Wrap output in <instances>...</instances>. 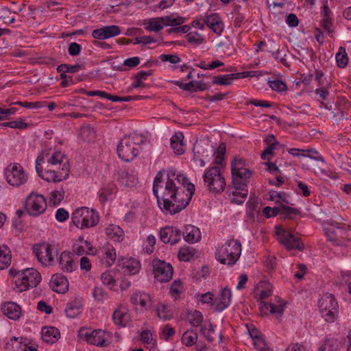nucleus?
Wrapping results in <instances>:
<instances>
[{"mask_svg":"<svg viewBox=\"0 0 351 351\" xmlns=\"http://www.w3.org/2000/svg\"><path fill=\"white\" fill-rule=\"evenodd\" d=\"M92 255H97L102 264L106 267H110L115 261L116 252L114 247L109 243H106L103 246L98 249L93 250Z\"/></svg>","mask_w":351,"mask_h":351,"instance_id":"2eb2a0df","label":"nucleus"},{"mask_svg":"<svg viewBox=\"0 0 351 351\" xmlns=\"http://www.w3.org/2000/svg\"><path fill=\"white\" fill-rule=\"evenodd\" d=\"M2 125L11 128L24 129L27 128V124L22 121H11L3 123Z\"/></svg>","mask_w":351,"mask_h":351,"instance_id":"0e129e2a","label":"nucleus"},{"mask_svg":"<svg viewBox=\"0 0 351 351\" xmlns=\"http://www.w3.org/2000/svg\"><path fill=\"white\" fill-rule=\"evenodd\" d=\"M253 343L255 348L258 351H273L267 346L262 336L254 339V341H253Z\"/></svg>","mask_w":351,"mask_h":351,"instance_id":"052dcab7","label":"nucleus"},{"mask_svg":"<svg viewBox=\"0 0 351 351\" xmlns=\"http://www.w3.org/2000/svg\"><path fill=\"white\" fill-rule=\"evenodd\" d=\"M335 341L333 339H327L320 346L318 351H335Z\"/></svg>","mask_w":351,"mask_h":351,"instance_id":"774afa93","label":"nucleus"},{"mask_svg":"<svg viewBox=\"0 0 351 351\" xmlns=\"http://www.w3.org/2000/svg\"><path fill=\"white\" fill-rule=\"evenodd\" d=\"M49 286L53 291L64 293L69 289L67 278L61 274H56L51 276Z\"/></svg>","mask_w":351,"mask_h":351,"instance_id":"a211bd4d","label":"nucleus"},{"mask_svg":"<svg viewBox=\"0 0 351 351\" xmlns=\"http://www.w3.org/2000/svg\"><path fill=\"white\" fill-rule=\"evenodd\" d=\"M79 336L91 345L105 347L109 344L108 335L100 329L92 331L81 329L79 332Z\"/></svg>","mask_w":351,"mask_h":351,"instance_id":"f8f14e48","label":"nucleus"},{"mask_svg":"<svg viewBox=\"0 0 351 351\" xmlns=\"http://www.w3.org/2000/svg\"><path fill=\"white\" fill-rule=\"evenodd\" d=\"M241 253V244L235 239H229L216 252V258L221 263L233 265L238 261Z\"/></svg>","mask_w":351,"mask_h":351,"instance_id":"7ed1b4c3","label":"nucleus"},{"mask_svg":"<svg viewBox=\"0 0 351 351\" xmlns=\"http://www.w3.org/2000/svg\"><path fill=\"white\" fill-rule=\"evenodd\" d=\"M232 293L230 289L225 287L221 289L219 295L215 300V308L221 311L226 308L231 302Z\"/></svg>","mask_w":351,"mask_h":351,"instance_id":"aec40b11","label":"nucleus"},{"mask_svg":"<svg viewBox=\"0 0 351 351\" xmlns=\"http://www.w3.org/2000/svg\"><path fill=\"white\" fill-rule=\"evenodd\" d=\"M233 186L232 189H228L230 195L233 196L231 202L241 204L245 202L248 194L247 184H233Z\"/></svg>","mask_w":351,"mask_h":351,"instance_id":"6ab92c4d","label":"nucleus"},{"mask_svg":"<svg viewBox=\"0 0 351 351\" xmlns=\"http://www.w3.org/2000/svg\"><path fill=\"white\" fill-rule=\"evenodd\" d=\"M112 319L115 324L124 327L130 320V316L125 308H119L114 311Z\"/></svg>","mask_w":351,"mask_h":351,"instance_id":"2f4dec72","label":"nucleus"},{"mask_svg":"<svg viewBox=\"0 0 351 351\" xmlns=\"http://www.w3.org/2000/svg\"><path fill=\"white\" fill-rule=\"evenodd\" d=\"M85 248L89 251L88 252L89 254H91L94 250L89 241L80 237L73 246V251L75 254L80 256L85 252Z\"/></svg>","mask_w":351,"mask_h":351,"instance_id":"7c9ffc66","label":"nucleus"},{"mask_svg":"<svg viewBox=\"0 0 351 351\" xmlns=\"http://www.w3.org/2000/svg\"><path fill=\"white\" fill-rule=\"evenodd\" d=\"M14 287L16 292L27 291L29 287H36L41 280L40 273L34 268H27L16 274Z\"/></svg>","mask_w":351,"mask_h":351,"instance_id":"39448f33","label":"nucleus"},{"mask_svg":"<svg viewBox=\"0 0 351 351\" xmlns=\"http://www.w3.org/2000/svg\"><path fill=\"white\" fill-rule=\"evenodd\" d=\"M244 168H245V162L241 158L235 157L231 164L232 173L243 170Z\"/></svg>","mask_w":351,"mask_h":351,"instance_id":"bf43d9fd","label":"nucleus"},{"mask_svg":"<svg viewBox=\"0 0 351 351\" xmlns=\"http://www.w3.org/2000/svg\"><path fill=\"white\" fill-rule=\"evenodd\" d=\"M181 236V230L172 226H166L160 231V240L165 243L176 244L180 241Z\"/></svg>","mask_w":351,"mask_h":351,"instance_id":"dca6fc26","label":"nucleus"},{"mask_svg":"<svg viewBox=\"0 0 351 351\" xmlns=\"http://www.w3.org/2000/svg\"><path fill=\"white\" fill-rule=\"evenodd\" d=\"M120 32V28L117 25H108L94 29L92 32V36L95 39L105 40L118 36Z\"/></svg>","mask_w":351,"mask_h":351,"instance_id":"f3484780","label":"nucleus"},{"mask_svg":"<svg viewBox=\"0 0 351 351\" xmlns=\"http://www.w3.org/2000/svg\"><path fill=\"white\" fill-rule=\"evenodd\" d=\"M276 234L278 236L277 239L287 250H298L302 251L304 249V245L299 237L291 234L287 230L281 229L278 226L276 227Z\"/></svg>","mask_w":351,"mask_h":351,"instance_id":"9b49d317","label":"nucleus"},{"mask_svg":"<svg viewBox=\"0 0 351 351\" xmlns=\"http://www.w3.org/2000/svg\"><path fill=\"white\" fill-rule=\"evenodd\" d=\"M162 171L156 176L153 191L157 197L160 208L171 215L184 209L189 205L195 192V186L188 178L176 171H167V179L162 180Z\"/></svg>","mask_w":351,"mask_h":351,"instance_id":"f257e3e1","label":"nucleus"},{"mask_svg":"<svg viewBox=\"0 0 351 351\" xmlns=\"http://www.w3.org/2000/svg\"><path fill=\"white\" fill-rule=\"evenodd\" d=\"M195 252L192 247H183L178 252V258L182 261H190L194 256Z\"/></svg>","mask_w":351,"mask_h":351,"instance_id":"a18cd8bd","label":"nucleus"},{"mask_svg":"<svg viewBox=\"0 0 351 351\" xmlns=\"http://www.w3.org/2000/svg\"><path fill=\"white\" fill-rule=\"evenodd\" d=\"M153 267L154 278L157 281L166 282L172 278L173 269L170 263L158 259L154 260Z\"/></svg>","mask_w":351,"mask_h":351,"instance_id":"ddd939ff","label":"nucleus"},{"mask_svg":"<svg viewBox=\"0 0 351 351\" xmlns=\"http://www.w3.org/2000/svg\"><path fill=\"white\" fill-rule=\"evenodd\" d=\"M176 330L170 325H165L161 330L160 337L166 341H169L175 335Z\"/></svg>","mask_w":351,"mask_h":351,"instance_id":"5fc2aeb1","label":"nucleus"},{"mask_svg":"<svg viewBox=\"0 0 351 351\" xmlns=\"http://www.w3.org/2000/svg\"><path fill=\"white\" fill-rule=\"evenodd\" d=\"M260 309L263 314L267 315L268 312H269L271 314H279L281 315L284 311V306L282 304L276 306L272 303L261 301L260 303Z\"/></svg>","mask_w":351,"mask_h":351,"instance_id":"72a5a7b5","label":"nucleus"},{"mask_svg":"<svg viewBox=\"0 0 351 351\" xmlns=\"http://www.w3.org/2000/svg\"><path fill=\"white\" fill-rule=\"evenodd\" d=\"M252 171L248 168H244L243 170H239L234 173H232V184H247V179L250 178Z\"/></svg>","mask_w":351,"mask_h":351,"instance_id":"f704fd0d","label":"nucleus"},{"mask_svg":"<svg viewBox=\"0 0 351 351\" xmlns=\"http://www.w3.org/2000/svg\"><path fill=\"white\" fill-rule=\"evenodd\" d=\"M130 300L134 306L140 304L142 307H145L149 302V296L145 293L136 292L132 295Z\"/></svg>","mask_w":351,"mask_h":351,"instance_id":"ea45409f","label":"nucleus"},{"mask_svg":"<svg viewBox=\"0 0 351 351\" xmlns=\"http://www.w3.org/2000/svg\"><path fill=\"white\" fill-rule=\"evenodd\" d=\"M71 219L76 227L85 229L97 226L99 221V215L94 209L80 207L73 212Z\"/></svg>","mask_w":351,"mask_h":351,"instance_id":"20e7f679","label":"nucleus"},{"mask_svg":"<svg viewBox=\"0 0 351 351\" xmlns=\"http://www.w3.org/2000/svg\"><path fill=\"white\" fill-rule=\"evenodd\" d=\"M8 183L13 186H19L25 184L28 176L19 163H12L7 166L4 171Z\"/></svg>","mask_w":351,"mask_h":351,"instance_id":"1a4fd4ad","label":"nucleus"},{"mask_svg":"<svg viewBox=\"0 0 351 351\" xmlns=\"http://www.w3.org/2000/svg\"><path fill=\"white\" fill-rule=\"evenodd\" d=\"M202 332L205 338L210 342L215 339V326L212 324H205L202 326Z\"/></svg>","mask_w":351,"mask_h":351,"instance_id":"8fccbe9b","label":"nucleus"},{"mask_svg":"<svg viewBox=\"0 0 351 351\" xmlns=\"http://www.w3.org/2000/svg\"><path fill=\"white\" fill-rule=\"evenodd\" d=\"M280 214L283 215L285 217L291 218L293 215H299L300 210L297 208L281 204Z\"/></svg>","mask_w":351,"mask_h":351,"instance_id":"4d7b16f0","label":"nucleus"},{"mask_svg":"<svg viewBox=\"0 0 351 351\" xmlns=\"http://www.w3.org/2000/svg\"><path fill=\"white\" fill-rule=\"evenodd\" d=\"M25 208L29 215L38 216L43 214L47 208L45 198L42 195L32 193L25 199Z\"/></svg>","mask_w":351,"mask_h":351,"instance_id":"9d476101","label":"nucleus"},{"mask_svg":"<svg viewBox=\"0 0 351 351\" xmlns=\"http://www.w3.org/2000/svg\"><path fill=\"white\" fill-rule=\"evenodd\" d=\"M336 60L339 67L344 68L346 66L348 62V57L345 47H340L339 48V51L336 54Z\"/></svg>","mask_w":351,"mask_h":351,"instance_id":"c03bdc74","label":"nucleus"},{"mask_svg":"<svg viewBox=\"0 0 351 351\" xmlns=\"http://www.w3.org/2000/svg\"><path fill=\"white\" fill-rule=\"evenodd\" d=\"M165 26H178L183 24L185 19L182 16L174 18L172 16H166L163 17Z\"/></svg>","mask_w":351,"mask_h":351,"instance_id":"3c124183","label":"nucleus"},{"mask_svg":"<svg viewBox=\"0 0 351 351\" xmlns=\"http://www.w3.org/2000/svg\"><path fill=\"white\" fill-rule=\"evenodd\" d=\"M2 312L9 319L17 320L21 315V308L16 303L8 302L4 304L1 307Z\"/></svg>","mask_w":351,"mask_h":351,"instance_id":"5701e85b","label":"nucleus"},{"mask_svg":"<svg viewBox=\"0 0 351 351\" xmlns=\"http://www.w3.org/2000/svg\"><path fill=\"white\" fill-rule=\"evenodd\" d=\"M82 300L80 298H75L67 304L65 313L67 317L75 318L82 313Z\"/></svg>","mask_w":351,"mask_h":351,"instance_id":"393cba45","label":"nucleus"},{"mask_svg":"<svg viewBox=\"0 0 351 351\" xmlns=\"http://www.w3.org/2000/svg\"><path fill=\"white\" fill-rule=\"evenodd\" d=\"M197 335L193 330L186 331L182 337V342L186 346H191L196 343Z\"/></svg>","mask_w":351,"mask_h":351,"instance_id":"49530a36","label":"nucleus"},{"mask_svg":"<svg viewBox=\"0 0 351 351\" xmlns=\"http://www.w3.org/2000/svg\"><path fill=\"white\" fill-rule=\"evenodd\" d=\"M203 180L207 189L211 193H220L226 187V180L220 167L208 168L203 175Z\"/></svg>","mask_w":351,"mask_h":351,"instance_id":"423d86ee","label":"nucleus"},{"mask_svg":"<svg viewBox=\"0 0 351 351\" xmlns=\"http://www.w3.org/2000/svg\"><path fill=\"white\" fill-rule=\"evenodd\" d=\"M53 248L47 243L36 244L33 247V253L38 261L45 266L51 265L53 263Z\"/></svg>","mask_w":351,"mask_h":351,"instance_id":"4468645a","label":"nucleus"},{"mask_svg":"<svg viewBox=\"0 0 351 351\" xmlns=\"http://www.w3.org/2000/svg\"><path fill=\"white\" fill-rule=\"evenodd\" d=\"M234 76V73L217 75L214 77L213 82L217 85L228 86L232 83L233 80H236Z\"/></svg>","mask_w":351,"mask_h":351,"instance_id":"a19ab883","label":"nucleus"},{"mask_svg":"<svg viewBox=\"0 0 351 351\" xmlns=\"http://www.w3.org/2000/svg\"><path fill=\"white\" fill-rule=\"evenodd\" d=\"M101 280L104 285H106L110 288L114 285L115 280L112 275L109 272H104L101 274Z\"/></svg>","mask_w":351,"mask_h":351,"instance_id":"69168bd1","label":"nucleus"},{"mask_svg":"<svg viewBox=\"0 0 351 351\" xmlns=\"http://www.w3.org/2000/svg\"><path fill=\"white\" fill-rule=\"evenodd\" d=\"M184 291L183 284L181 280H175L171 285L170 287V293L171 295L177 298L179 297L180 294Z\"/></svg>","mask_w":351,"mask_h":351,"instance_id":"603ef678","label":"nucleus"},{"mask_svg":"<svg viewBox=\"0 0 351 351\" xmlns=\"http://www.w3.org/2000/svg\"><path fill=\"white\" fill-rule=\"evenodd\" d=\"M257 291L259 292L260 299H266L271 295L273 286L267 282H261L260 287H258Z\"/></svg>","mask_w":351,"mask_h":351,"instance_id":"37998d69","label":"nucleus"},{"mask_svg":"<svg viewBox=\"0 0 351 351\" xmlns=\"http://www.w3.org/2000/svg\"><path fill=\"white\" fill-rule=\"evenodd\" d=\"M41 335L43 340L48 343H55L60 337L58 329L52 326L43 327Z\"/></svg>","mask_w":351,"mask_h":351,"instance_id":"bb28decb","label":"nucleus"},{"mask_svg":"<svg viewBox=\"0 0 351 351\" xmlns=\"http://www.w3.org/2000/svg\"><path fill=\"white\" fill-rule=\"evenodd\" d=\"M145 25L146 30L158 32L163 29L165 23L163 17H158L149 19Z\"/></svg>","mask_w":351,"mask_h":351,"instance_id":"4c0bfd02","label":"nucleus"},{"mask_svg":"<svg viewBox=\"0 0 351 351\" xmlns=\"http://www.w3.org/2000/svg\"><path fill=\"white\" fill-rule=\"evenodd\" d=\"M5 348L10 351H37L36 348L22 343L16 337H13L8 341Z\"/></svg>","mask_w":351,"mask_h":351,"instance_id":"a878e982","label":"nucleus"},{"mask_svg":"<svg viewBox=\"0 0 351 351\" xmlns=\"http://www.w3.org/2000/svg\"><path fill=\"white\" fill-rule=\"evenodd\" d=\"M186 38L189 43L195 46L200 45L206 42L204 36L197 32H189Z\"/></svg>","mask_w":351,"mask_h":351,"instance_id":"de8ad7c7","label":"nucleus"},{"mask_svg":"<svg viewBox=\"0 0 351 351\" xmlns=\"http://www.w3.org/2000/svg\"><path fill=\"white\" fill-rule=\"evenodd\" d=\"M117 186L114 183H108L104 186L99 191V199L101 204H104L112 195L117 193Z\"/></svg>","mask_w":351,"mask_h":351,"instance_id":"c756f323","label":"nucleus"},{"mask_svg":"<svg viewBox=\"0 0 351 351\" xmlns=\"http://www.w3.org/2000/svg\"><path fill=\"white\" fill-rule=\"evenodd\" d=\"M182 235H183L185 241L189 243H197L200 241L202 238L199 229L193 225L185 226Z\"/></svg>","mask_w":351,"mask_h":351,"instance_id":"412c9836","label":"nucleus"},{"mask_svg":"<svg viewBox=\"0 0 351 351\" xmlns=\"http://www.w3.org/2000/svg\"><path fill=\"white\" fill-rule=\"evenodd\" d=\"M184 135L182 132H176L171 138V146L174 153L182 155L185 152V146L183 143Z\"/></svg>","mask_w":351,"mask_h":351,"instance_id":"cd10ccee","label":"nucleus"},{"mask_svg":"<svg viewBox=\"0 0 351 351\" xmlns=\"http://www.w3.org/2000/svg\"><path fill=\"white\" fill-rule=\"evenodd\" d=\"M187 319L191 326L197 327L202 324L203 316L199 311H194L188 314Z\"/></svg>","mask_w":351,"mask_h":351,"instance_id":"09e8293b","label":"nucleus"},{"mask_svg":"<svg viewBox=\"0 0 351 351\" xmlns=\"http://www.w3.org/2000/svg\"><path fill=\"white\" fill-rule=\"evenodd\" d=\"M105 232L108 239L114 241L121 242L124 239L125 234L122 228L116 224H109L105 230Z\"/></svg>","mask_w":351,"mask_h":351,"instance_id":"b1692460","label":"nucleus"},{"mask_svg":"<svg viewBox=\"0 0 351 351\" xmlns=\"http://www.w3.org/2000/svg\"><path fill=\"white\" fill-rule=\"evenodd\" d=\"M158 317L163 320H169L173 316L171 307L164 304H159L156 308Z\"/></svg>","mask_w":351,"mask_h":351,"instance_id":"58836bf2","label":"nucleus"},{"mask_svg":"<svg viewBox=\"0 0 351 351\" xmlns=\"http://www.w3.org/2000/svg\"><path fill=\"white\" fill-rule=\"evenodd\" d=\"M270 199L272 201H276V202H284L286 204H289V201L285 198V193L277 192V191H271L269 194ZM291 204V203H290ZM291 205H293L291 204Z\"/></svg>","mask_w":351,"mask_h":351,"instance_id":"680f3d73","label":"nucleus"},{"mask_svg":"<svg viewBox=\"0 0 351 351\" xmlns=\"http://www.w3.org/2000/svg\"><path fill=\"white\" fill-rule=\"evenodd\" d=\"M287 152L289 154L293 156L296 157H300V156H308L311 158L315 159L316 160H323V158L322 156H309L308 153L311 152L312 151L310 149H297V148H290L287 149Z\"/></svg>","mask_w":351,"mask_h":351,"instance_id":"79ce46f5","label":"nucleus"},{"mask_svg":"<svg viewBox=\"0 0 351 351\" xmlns=\"http://www.w3.org/2000/svg\"><path fill=\"white\" fill-rule=\"evenodd\" d=\"M136 136H124L117 147L118 156L125 162L134 160L138 154L139 144Z\"/></svg>","mask_w":351,"mask_h":351,"instance_id":"6e6552de","label":"nucleus"},{"mask_svg":"<svg viewBox=\"0 0 351 351\" xmlns=\"http://www.w3.org/2000/svg\"><path fill=\"white\" fill-rule=\"evenodd\" d=\"M93 296L95 300L102 302L108 298V293L101 287H95L93 291Z\"/></svg>","mask_w":351,"mask_h":351,"instance_id":"6e6d98bb","label":"nucleus"},{"mask_svg":"<svg viewBox=\"0 0 351 351\" xmlns=\"http://www.w3.org/2000/svg\"><path fill=\"white\" fill-rule=\"evenodd\" d=\"M11 252L8 246H0V269L7 268L11 263Z\"/></svg>","mask_w":351,"mask_h":351,"instance_id":"e433bc0d","label":"nucleus"},{"mask_svg":"<svg viewBox=\"0 0 351 351\" xmlns=\"http://www.w3.org/2000/svg\"><path fill=\"white\" fill-rule=\"evenodd\" d=\"M319 309L322 318L329 323L337 320L339 315V305L331 293H326L322 296L318 302Z\"/></svg>","mask_w":351,"mask_h":351,"instance_id":"0eeeda50","label":"nucleus"},{"mask_svg":"<svg viewBox=\"0 0 351 351\" xmlns=\"http://www.w3.org/2000/svg\"><path fill=\"white\" fill-rule=\"evenodd\" d=\"M281 205L278 207L271 208L266 206L263 208V213L267 217H276L278 214H280Z\"/></svg>","mask_w":351,"mask_h":351,"instance_id":"e2e57ef3","label":"nucleus"},{"mask_svg":"<svg viewBox=\"0 0 351 351\" xmlns=\"http://www.w3.org/2000/svg\"><path fill=\"white\" fill-rule=\"evenodd\" d=\"M175 84L179 86L180 88L187 90V91H199V90H204L206 87L205 84L202 82H195L194 81H191L189 83L184 84L180 81H176Z\"/></svg>","mask_w":351,"mask_h":351,"instance_id":"c9c22d12","label":"nucleus"},{"mask_svg":"<svg viewBox=\"0 0 351 351\" xmlns=\"http://www.w3.org/2000/svg\"><path fill=\"white\" fill-rule=\"evenodd\" d=\"M36 169L42 179L53 182L67 179L70 172L69 160L60 151L43 152L36 160Z\"/></svg>","mask_w":351,"mask_h":351,"instance_id":"f03ea898","label":"nucleus"},{"mask_svg":"<svg viewBox=\"0 0 351 351\" xmlns=\"http://www.w3.org/2000/svg\"><path fill=\"white\" fill-rule=\"evenodd\" d=\"M140 268V262L134 258L130 257L123 262V269L125 274L130 275L136 274L139 271Z\"/></svg>","mask_w":351,"mask_h":351,"instance_id":"473e14b6","label":"nucleus"},{"mask_svg":"<svg viewBox=\"0 0 351 351\" xmlns=\"http://www.w3.org/2000/svg\"><path fill=\"white\" fill-rule=\"evenodd\" d=\"M270 87L272 90L278 92H282L287 89L286 84L281 80H274L271 82Z\"/></svg>","mask_w":351,"mask_h":351,"instance_id":"338daca9","label":"nucleus"},{"mask_svg":"<svg viewBox=\"0 0 351 351\" xmlns=\"http://www.w3.org/2000/svg\"><path fill=\"white\" fill-rule=\"evenodd\" d=\"M271 47L276 49V51L272 52V56L274 58L279 61L280 63H282L284 65H287V60L285 58V54H282V51L279 49V48L276 47L275 42L274 40L271 41Z\"/></svg>","mask_w":351,"mask_h":351,"instance_id":"13d9d810","label":"nucleus"},{"mask_svg":"<svg viewBox=\"0 0 351 351\" xmlns=\"http://www.w3.org/2000/svg\"><path fill=\"white\" fill-rule=\"evenodd\" d=\"M64 196V191L60 189L58 191H53L51 193L49 203L56 206L60 203Z\"/></svg>","mask_w":351,"mask_h":351,"instance_id":"864d4df0","label":"nucleus"},{"mask_svg":"<svg viewBox=\"0 0 351 351\" xmlns=\"http://www.w3.org/2000/svg\"><path fill=\"white\" fill-rule=\"evenodd\" d=\"M59 265L64 272H72L76 269V265L73 258V254L69 252H63L60 254Z\"/></svg>","mask_w":351,"mask_h":351,"instance_id":"4be33fe9","label":"nucleus"},{"mask_svg":"<svg viewBox=\"0 0 351 351\" xmlns=\"http://www.w3.org/2000/svg\"><path fill=\"white\" fill-rule=\"evenodd\" d=\"M118 180L122 185L125 186H134L138 182L137 176L126 170H121L119 172Z\"/></svg>","mask_w":351,"mask_h":351,"instance_id":"c85d7f7f","label":"nucleus"}]
</instances>
